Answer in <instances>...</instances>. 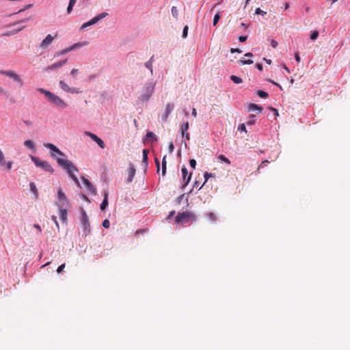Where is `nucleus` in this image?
Listing matches in <instances>:
<instances>
[{"mask_svg": "<svg viewBox=\"0 0 350 350\" xmlns=\"http://www.w3.org/2000/svg\"><path fill=\"white\" fill-rule=\"evenodd\" d=\"M197 216L191 212L179 213L176 217V222L177 224H187L190 221H195Z\"/></svg>", "mask_w": 350, "mask_h": 350, "instance_id": "20e7f679", "label": "nucleus"}, {"mask_svg": "<svg viewBox=\"0 0 350 350\" xmlns=\"http://www.w3.org/2000/svg\"><path fill=\"white\" fill-rule=\"evenodd\" d=\"M52 220L54 221V223L55 224L56 226L57 227V228L59 229V224H58V221H57V217L55 216V215H53L52 216Z\"/></svg>", "mask_w": 350, "mask_h": 350, "instance_id": "4d7b16f0", "label": "nucleus"}, {"mask_svg": "<svg viewBox=\"0 0 350 350\" xmlns=\"http://www.w3.org/2000/svg\"><path fill=\"white\" fill-rule=\"evenodd\" d=\"M174 108V105L173 103H170L167 104L165 109L161 117V120L163 122H166L167 120L169 115L173 111Z\"/></svg>", "mask_w": 350, "mask_h": 350, "instance_id": "9b49d317", "label": "nucleus"}, {"mask_svg": "<svg viewBox=\"0 0 350 350\" xmlns=\"http://www.w3.org/2000/svg\"><path fill=\"white\" fill-rule=\"evenodd\" d=\"M29 189L33 193V194L34 196V198L36 200H37L38 198L39 194H38V191L37 187H36V186L34 183L31 182L29 183Z\"/></svg>", "mask_w": 350, "mask_h": 350, "instance_id": "412c9836", "label": "nucleus"}, {"mask_svg": "<svg viewBox=\"0 0 350 350\" xmlns=\"http://www.w3.org/2000/svg\"><path fill=\"white\" fill-rule=\"evenodd\" d=\"M269 163V161L268 160H264L261 162L260 165H259L258 170H259L260 167H265L267 166Z\"/></svg>", "mask_w": 350, "mask_h": 350, "instance_id": "8fccbe9b", "label": "nucleus"}, {"mask_svg": "<svg viewBox=\"0 0 350 350\" xmlns=\"http://www.w3.org/2000/svg\"><path fill=\"white\" fill-rule=\"evenodd\" d=\"M152 62H153V56L145 63V67L150 70L151 74L153 73V68H152Z\"/></svg>", "mask_w": 350, "mask_h": 350, "instance_id": "a878e982", "label": "nucleus"}, {"mask_svg": "<svg viewBox=\"0 0 350 350\" xmlns=\"http://www.w3.org/2000/svg\"><path fill=\"white\" fill-rule=\"evenodd\" d=\"M24 146L29 149H31V150L36 149L34 143L31 140H29V139L25 140L24 142Z\"/></svg>", "mask_w": 350, "mask_h": 350, "instance_id": "bb28decb", "label": "nucleus"}, {"mask_svg": "<svg viewBox=\"0 0 350 350\" xmlns=\"http://www.w3.org/2000/svg\"><path fill=\"white\" fill-rule=\"evenodd\" d=\"M108 191H105L103 193V200L100 205V208L102 211L105 210L108 206Z\"/></svg>", "mask_w": 350, "mask_h": 350, "instance_id": "aec40b11", "label": "nucleus"}, {"mask_svg": "<svg viewBox=\"0 0 350 350\" xmlns=\"http://www.w3.org/2000/svg\"><path fill=\"white\" fill-rule=\"evenodd\" d=\"M84 135L90 137L94 142L97 141L98 139V137L96 134L92 133L90 131H85Z\"/></svg>", "mask_w": 350, "mask_h": 350, "instance_id": "7c9ffc66", "label": "nucleus"}, {"mask_svg": "<svg viewBox=\"0 0 350 350\" xmlns=\"http://www.w3.org/2000/svg\"><path fill=\"white\" fill-rule=\"evenodd\" d=\"M189 124L188 122H183V124L180 125V133H187L186 131L189 129Z\"/></svg>", "mask_w": 350, "mask_h": 350, "instance_id": "c85d7f7f", "label": "nucleus"}, {"mask_svg": "<svg viewBox=\"0 0 350 350\" xmlns=\"http://www.w3.org/2000/svg\"><path fill=\"white\" fill-rule=\"evenodd\" d=\"M230 52L232 53H241L242 51L241 50L239 49H230Z\"/></svg>", "mask_w": 350, "mask_h": 350, "instance_id": "338daca9", "label": "nucleus"}, {"mask_svg": "<svg viewBox=\"0 0 350 350\" xmlns=\"http://www.w3.org/2000/svg\"><path fill=\"white\" fill-rule=\"evenodd\" d=\"M38 90L40 93L44 94L48 100L55 107L62 109H66L68 107L67 103L64 100L51 92L44 88H39Z\"/></svg>", "mask_w": 350, "mask_h": 350, "instance_id": "f03ea898", "label": "nucleus"}, {"mask_svg": "<svg viewBox=\"0 0 350 350\" xmlns=\"http://www.w3.org/2000/svg\"><path fill=\"white\" fill-rule=\"evenodd\" d=\"M167 170V162H166V155H165L162 159V175L165 176L166 174Z\"/></svg>", "mask_w": 350, "mask_h": 350, "instance_id": "cd10ccee", "label": "nucleus"}, {"mask_svg": "<svg viewBox=\"0 0 350 350\" xmlns=\"http://www.w3.org/2000/svg\"><path fill=\"white\" fill-rule=\"evenodd\" d=\"M67 61H68V59H65L64 60L57 62L49 66L48 67H46V70L49 71V70H52L59 68L62 67L63 66H64L67 63Z\"/></svg>", "mask_w": 350, "mask_h": 350, "instance_id": "dca6fc26", "label": "nucleus"}, {"mask_svg": "<svg viewBox=\"0 0 350 350\" xmlns=\"http://www.w3.org/2000/svg\"><path fill=\"white\" fill-rule=\"evenodd\" d=\"M0 74L12 79L13 81L16 82L19 87H22L24 85L23 81L21 77L15 72L10 70H1Z\"/></svg>", "mask_w": 350, "mask_h": 350, "instance_id": "0eeeda50", "label": "nucleus"}, {"mask_svg": "<svg viewBox=\"0 0 350 350\" xmlns=\"http://www.w3.org/2000/svg\"><path fill=\"white\" fill-rule=\"evenodd\" d=\"M247 36H239V40L241 42H245L247 40Z\"/></svg>", "mask_w": 350, "mask_h": 350, "instance_id": "69168bd1", "label": "nucleus"}, {"mask_svg": "<svg viewBox=\"0 0 350 350\" xmlns=\"http://www.w3.org/2000/svg\"><path fill=\"white\" fill-rule=\"evenodd\" d=\"M5 164H6V167L8 170H10L12 168L13 162L12 161H8L7 163L5 162Z\"/></svg>", "mask_w": 350, "mask_h": 350, "instance_id": "bf43d9fd", "label": "nucleus"}, {"mask_svg": "<svg viewBox=\"0 0 350 350\" xmlns=\"http://www.w3.org/2000/svg\"><path fill=\"white\" fill-rule=\"evenodd\" d=\"M189 165H190V166L192 168L195 169L196 168V161L195 159H190L189 160Z\"/></svg>", "mask_w": 350, "mask_h": 350, "instance_id": "09e8293b", "label": "nucleus"}, {"mask_svg": "<svg viewBox=\"0 0 350 350\" xmlns=\"http://www.w3.org/2000/svg\"><path fill=\"white\" fill-rule=\"evenodd\" d=\"M5 165V157L4 154L1 150H0V166H3Z\"/></svg>", "mask_w": 350, "mask_h": 350, "instance_id": "a19ab883", "label": "nucleus"}, {"mask_svg": "<svg viewBox=\"0 0 350 350\" xmlns=\"http://www.w3.org/2000/svg\"><path fill=\"white\" fill-rule=\"evenodd\" d=\"M44 146L49 148L51 151V156L52 157H55V153H57L59 156L65 157V154L63 152H62L57 147H56L54 144L51 143L44 144Z\"/></svg>", "mask_w": 350, "mask_h": 350, "instance_id": "9d476101", "label": "nucleus"}, {"mask_svg": "<svg viewBox=\"0 0 350 350\" xmlns=\"http://www.w3.org/2000/svg\"><path fill=\"white\" fill-rule=\"evenodd\" d=\"M73 6L74 5H72L68 4V8H67V13L68 14H70L71 13L72 10L73 9Z\"/></svg>", "mask_w": 350, "mask_h": 350, "instance_id": "774afa93", "label": "nucleus"}, {"mask_svg": "<svg viewBox=\"0 0 350 350\" xmlns=\"http://www.w3.org/2000/svg\"><path fill=\"white\" fill-rule=\"evenodd\" d=\"M248 110L249 111H254V110H256L258 111L259 113H262V111H263V108L256 104H254V103H250L249 105H248Z\"/></svg>", "mask_w": 350, "mask_h": 350, "instance_id": "4be33fe9", "label": "nucleus"}, {"mask_svg": "<svg viewBox=\"0 0 350 350\" xmlns=\"http://www.w3.org/2000/svg\"><path fill=\"white\" fill-rule=\"evenodd\" d=\"M78 72H79V70H78V69L73 68V69L71 70L70 74H71L73 77H75Z\"/></svg>", "mask_w": 350, "mask_h": 350, "instance_id": "680f3d73", "label": "nucleus"}, {"mask_svg": "<svg viewBox=\"0 0 350 350\" xmlns=\"http://www.w3.org/2000/svg\"><path fill=\"white\" fill-rule=\"evenodd\" d=\"M81 223L82 224V228L83 229V235L86 237L91 232V227L89 221L88 216L83 209V208H81Z\"/></svg>", "mask_w": 350, "mask_h": 350, "instance_id": "39448f33", "label": "nucleus"}, {"mask_svg": "<svg viewBox=\"0 0 350 350\" xmlns=\"http://www.w3.org/2000/svg\"><path fill=\"white\" fill-rule=\"evenodd\" d=\"M220 18H221V15H220L219 12L217 13L215 15L214 18H213V26H215L217 25V23H218Z\"/></svg>", "mask_w": 350, "mask_h": 350, "instance_id": "58836bf2", "label": "nucleus"}, {"mask_svg": "<svg viewBox=\"0 0 350 350\" xmlns=\"http://www.w3.org/2000/svg\"><path fill=\"white\" fill-rule=\"evenodd\" d=\"M271 45L273 48H276L278 46V42L275 41V40H271Z\"/></svg>", "mask_w": 350, "mask_h": 350, "instance_id": "0e129e2a", "label": "nucleus"}, {"mask_svg": "<svg viewBox=\"0 0 350 350\" xmlns=\"http://www.w3.org/2000/svg\"><path fill=\"white\" fill-rule=\"evenodd\" d=\"M88 44V42H86V41L81 42H77V43H75V44H72V46H70V50L73 51V50H75L76 49H78V48L86 46Z\"/></svg>", "mask_w": 350, "mask_h": 350, "instance_id": "5701e85b", "label": "nucleus"}, {"mask_svg": "<svg viewBox=\"0 0 350 350\" xmlns=\"http://www.w3.org/2000/svg\"><path fill=\"white\" fill-rule=\"evenodd\" d=\"M33 5L32 4H28L27 5H25L23 9L20 10L17 13H21L26 10H28L31 8H32Z\"/></svg>", "mask_w": 350, "mask_h": 350, "instance_id": "3c124183", "label": "nucleus"}, {"mask_svg": "<svg viewBox=\"0 0 350 350\" xmlns=\"http://www.w3.org/2000/svg\"><path fill=\"white\" fill-rule=\"evenodd\" d=\"M59 216L63 222L67 221V207L64 204H58Z\"/></svg>", "mask_w": 350, "mask_h": 350, "instance_id": "f3484780", "label": "nucleus"}, {"mask_svg": "<svg viewBox=\"0 0 350 350\" xmlns=\"http://www.w3.org/2000/svg\"><path fill=\"white\" fill-rule=\"evenodd\" d=\"M188 29H189V27L187 25L184 27L183 30V34H182L183 38H185L187 36Z\"/></svg>", "mask_w": 350, "mask_h": 350, "instance_id": "c03bdc74", "label": "nucleus"}, {"mask_svg": "<svg viewBox=\"0 0 350 350\" xmlns=\"http://www.w3.org/2000/svg\"><path fill=\"white\" fill-rule=\"evenodd\" d=\"M136 170L133 163L129 164V169L128 171V177L126 179V183H130L133 181V179L135 175Z\"/></svg>", "mask_w": 350, "mask_h": 350, "instance_id": "a211bd4d", "label": "nucleus"}, {"mask_svg": "<svg viewBox=\"0 0 350 350\" xmlns=\"http://www.w3.org/2000/svg\"><path fill=\"white\" fill-rule=\"evenodd\" d=\"M238 131L240 132H242V131L246 132L247 131H246L245 124L242 123V124H239V126L238 127Z\"/></svg>", "mask_w": 350, "mask_h": 350, "instance_id": "a18cd8bd", "label": "nucleus"}, {"mask_svg": "<svg viewBox=\"0 0 350 350\" xmlns=\"http://www.w3.org/2000/svg\"><path fill=\"white\" fill-rule=\"evenodd\" d=\"M79 196H80L81 198L83 200H84V201H85V202H90V200H89V198H88L85 194H83V193H81Z\"/></svg>", "mask_w": 350, "mask_h": 350, "instance_id": "603ef678", "label": "nucleus"}, {"mask_svg": "<svg viewBox=\"0 0 350 350\" xmlns=\"http://www.w3.org/2000/svg\"><path fill=\"white\" fill-rule=\"evenodd\" d=\"M33 20V16H31L23 18L21 20H19L17 22L14 23L12 25H19L22 23H27V22H29V21H31Z\"/></svg>", "mask_w": 350, "mask_h": 350, "instance_id": "393cba45", "label": "nucleus"}, {"mask_svg": "<svg viewBox=\"0 0 350 350\" xmlns=\"http://www.w3.org/2000/svg\"><path fill=\"white\" fill-rule=\"evenodd\" d=\"M182 176H183V180L184 181V183L182 186V188H185L189 183L191 177V174H190L187 177L188 171L187 167L183 165L181 169Z\"/></svg>", "mask_w": 350, "mask_h": 350, "instance_id": "ddd939ff", "label": "nucleus"}, {"mask_svg": "<svg viewBox=\"0 0 350 350\" xmlns=\"http://www.w3.org/2000/svg\"><path fill=\"white\" fill-rule=\"evenodd\" d=\"M206 218L211 222H215L217 219V215L213 212H208L205 214Z\"/></svg>", "mask_w": 350, "mask_h": 350, "instance_id": "b1692460", "label": "nucleus"}, {"mask_svg": "<svg viewBox=\"0 0 350 350\" xmlns=\"http://www.w3.org/2000/svg\"><path fill=\"white\" fill-rule=\"evenodd\" d=\"M84 135L90 137L94 142L97 141L98 139V137L96 134L92 133L90 131H85Z\"/></svg>", "mask_w": 350, "mask_h": 350, "instance_id": "c756f323", "label": "nucleus"}, {"mask_svg": "<svg viewBox=\"0 0 350 350\" xmlns=\"http://www.w3.org/2000/svg\"><path fill=\"white\" fill-rule=\"evenodd\" d=\"M256 94L259 97L262 98H266L269 96L268 93L263 90H258Z\"/></svg>", "mask_w": 350, "mask_h": 350, "instance_id": "c9c22d12", "label": "nucleus"}, {"mask_svg": "<svg viewBox=\"0 0 350 350\" xmlns=\"http://www.w3.org/2000/svg\"><path fill=\"white\" fill-rule=\"evenodd\" d=\"M100 148H104L105 147V142L103 141V139L100 137H98V140L95 142Z\"/></svg>", "mask_w": 350, "mask_h": 350, "instance_id": "ea45409f", "label": "nucleus"}, {"mask_svg": "<svg viewBox=\"0 0 350 350\" xmlns=\"http://www.w3.org/2000/svg\"><path fill=\"white\" fill-rule=\"evenodd\" d=\"M213 176V174L212 173H209V172H205L204 174V183L202 184V185L200 187L199 189H200L203 185H204V184L208 181V179L210 178V177H212Z\"/></svg>", "mask_w": 350, "mask_h": 350, "instance_id": "e433bc0d", "label": "nucleus"}, {"mask_svg": "<svg viewBox=\"0 0 350 350\" xmlns=\"http://www.w3.org/2000/svg\"><path fill=\"white\" fill-rule=\"evenodd\" d=\"M185 196V194H182L180 195V196H178L177 198H176V202L178 204H180V202L183 200V198Z\"/></svg>", "mask_w": 350, "mask_h": 350, "instance_id": "e2e57ef3", "label": "nucleus"}, {"mask_svg": "<svg viewBox=\"0 0 350 350\" xmlns=\"http://www.w3.org/2000/svg\"><path fill=\"white\" fill-rule=\"evenodd\" d=\"M218 159L220 160L221 161L225 163H227L228 165H230V161L223 154H219L218 157H217Z\"/></svg>", "mask_w": 350, "mask_h": 350, "instance_id": "473e14b6", "label": "nucleus"}, {"mask_svg": "<svg viewBox=\"0 0 350 350\" xmlns=\"http://www.w3.org/2000/svg\"><path fill=\"white\" fill-rule=\"evenodd\" d=\"M81 180L87 188L88 191L92 195L96 194V189L94 186L90 183V181L85 178L84 176L81 177Z\"/></svg>", "mask_w": 350, "mask_h": 350, "instance_id": "f8f14e48", "label": "nucleus"}, {"mask_svg": "<svg viewBox=\"0 0 350 350\" xmlns=\"http://www.w3.org/2000/svg\"><path fill=\"white\" fill-rule=\"evenodd\" d=\"M72 50H70V47H68V48H66L64 49V50L59 51L57 53V56H59V55H64V54H66L68 53H69L70 51H71Z\"/></svg>", "mask_w": 350, "mask_h": 350, "instance_id": "37998d69", "label": "nucleus"}, {"mask_svg": "<svg viewBox=\"0 0 350 350\" xmlns=\"http://www.w3.org/2000/svg\"><path fill=\"white\" fill-rule=\"evenodd\" d=\"M172 16L177 18L178 16V10L176 6H173L171 9Z\"/></svg>", "mask_w": 350, "mask_h": 350, "instance_id": "4c0bfd02", "label": "nucleus"}, {"mask_svg": "<svg viewBox=\"0 0 350 350\" xmlns=\"http://www.w3.org/2000/svg\"><path fill=\"white\" fill-rule=\"evenodd\" d=\"M249 120L247 122V125H253L256 122V116L254 114H251L249 116Z\"/></svg>", "mask_w": 350, "mask_h": 350, "instance_id": "72a5a7b5", "label": "nucleus"}, {"mask_svg": "<svg viewBox=\"0 0 350 350\" xmlns=\"http://www.w3.org/2000/svg\"><path fill=\"white\" fill-rule=\"evenodd\" d=\"M181 136L183 138H185L186 140L190 139V135L188 133H183V134H181Z\"/></svg>", "mask_w": 350, "mask_h": 350, "instance_id": "5fc2aeb1", "label": "nucleus"}, {"mask_svg": "<svg viewBox=\"0 0 350 350\" xmlns=\"http://www.w3.org/2000/svg\"><path fill=\"white\" fill-rule=\"evenodd\" d=\"M110 226V222L108 219H105L103 221V226L105 228H108Z\"/></svg>", "mask_w": 350, "mask_h": 350, "instance_id": "de8ad7c7", "label": "nucleus"}, {"mask_svg": "<svg viewBox=\"0 0 350 350\" xmlns=\"http://www.w3.org/2000/svg\"><path fill=\"white\" fill-rule=\"evenodd\" d=\"M64 267H65V264H62L61 265H59L57 267V272L58 273H61L64 270Z\"/></svg>", "mask_w": 350, "mask_h": 350, "instance_id": "864d4df0", "label": "nucleus"}, {"mask_svg": "<svg viewBox=\"0 0 350 350\" xmlns=\"http://www.w3.org/2000/svg\"><path fill=\"white\" fill-rule=\"evenodd\" d=\"M57 163L59 166H61L62 168L66 170L68 174H69L70 177L72 179V180L75 183V184L78 187H81L80 183L79 181V179L76 176V175L74 174L75 172H78V169L77 167L74 165V163L67 159H64L61 158L57 159Z\"/></svg>", "mask_w": 350, "mask_h": 350, "instance_id": "f257e3e1", "label": "nucleus"}, {"mask_svg": "<svg viewBox=\"0 0 350 350\" xmlns=\"http://www.w3.org/2000/svg\"><path fill=\"white\" fill-rule=\"evenodd\" d=\"M169 152L172 153L174 150V146L172 142H170L168 146Z\"/></svg>", "mask_w": 350, "mask_h": 350, "instance_id": "6e6d98bb", "label": "nucleus"}, {"mask_svg": "<svg viewBox=\"0 0 350 350\" xmlns=\"http://www.w3.org/2000/svg\"><path fill=\"white\" fill-rule=\"evenodd\" d=\"M230 79L236 84H239L243 82V80L240 77H237L235 75H231Z\"/></svg>", "mask_w": 350, "mask_h": 350, "instance_id": "2f4dec72", "label": "nucleus"}, {"mask_svg": "<svg viewBox=\"0 0 350 350\" xmlns=\"http://www.w3.org/2000/svg\"><path fill=\"white\" fill-rule=\"evenodd\" d=\"M108 16V13L107 12H101L100 14L96 15V16H94V18H92L91 20H90L89 21L86 22V23H84L81 26V29H83L88 27H90L91 25H95L96 23H97L98 22H99L100 20L105 18L106 16Z\"/></svg>", "mask_w": 350, "mask_h": 350, "instance_id": "6e6552de", "label": "nucleus"}, {"mask_svg": "<svg viewBox=\"0 0 350 350\" xmlns=\"http://www.w3.org/2000/svg\"><path fill=\"white\" fill-rule=\"evenodd\" d=\"M31 159L36 167H41L45 172H50L51 174L54 172L53 168L49 162L46 161H42L38 157L35 156H31Z\"/></svg>", "mask_w": 350, "mask_h": 350, "instance_id": "423d86ee", "label": "nucleus"}, {"mask_svg": "<svg viewBox=\"0 0 350 350\" xmlns=\"http://www.w3.org/2000/svg\"><path fill=\"white\" fill-rule=\"evenodd\" d=\"M319 36V31H313L310 34V39L312 40H316Z\"/></svg>", "mask_w": 350, "mask_h": 350, "instance_id": "79ce46f5", "label": "nucleus"}, {"mask_svg": "<svg viewBox=\"0 0 350 350\" xmlns=\"http://www.w3.org/2000/svg\"><path fill=\"white\" fill-rule=\"evenodd\" d=\"M157 139H157V135L153 132L148 131L144 138V142H157Z\"/></svg>", "mask_w": 350, "mask_h": 350, "instance_id": "6ab92c4d", "label": "nucleus"}, {"mask_svg": "<svg viewBox=\"0 0 350 350\" xmlns=\"http://www.w3.org/2000/svg\"><path fill=\"white\" fill-rule=\"evenodd\" d=\"M255 14H256L265 15V14H267V12L263 11V10H262L260 8H258L255 10Z\"/></svg>", "mask_w": 350, "mask_h": 350, "instance_id": "49530a36", "label": "nucleus"}, {"mask_svg": "<svg viewBox=\"0 0 350 350\" xmlns=\"http://www.w3.org/2000/svg\"><path fill=\"white\" fill-rule=\"evenodd\" d=\"M18 28L14 31V33H18V31H20L21 30H22L23 29H24L25 27V25H22L21 24L18 25Z\"/></svg>", "mask_w": 350, "mask_h": 350, "instance_id": "052dcab7", "label": "nucleus"}, {"mask_svg": "<svg viewBox=\"0 0 350 350\" xmlns=\"http://www.w3.org/2000/svg\"><path fill=\"white\" fill-rule=\"evenodd\" d=\"M254 63L253 60L252 59H239L238 61V64L239 65H244V64H247V65H250V64H252Z\"/></svg>", "mask_w": 350, "mask_h": 350, "instance_id": "f704fd0d", "label": "nucleus"}, {"mask_svg": "<svg viewBox=\"0 0 350 350\" xmlns=\"http://www.w3.org/2000/svg\"><path fill=\"white\" fill-rule=\"evenodd\" d=\"M59 87L62 90L66 92L71 93V94H79L81 92L79 88H70L69 87L64 81L61 80L59 83Z\"/></svg>", "mask_w": 350, "mask_h": 350, "instance_id": "1a4fd4ad", "label": "nucleus"}, {"mask_svg": "<svg viewBox=\"0 0 350 350\" xmlns=\"http://www.w3.org/2000/svg\"><path fill=\"white\" fill-rule=\"evenodd\" d=\"M54 38L55 37L52 36L51 34L47 35L46 37L41 42L40 47L42 49H46L52 43Z\"/></svg>", "mask_w": 350, "mask_h": 350, "instance_id": "2eb2a0df", "label": "nucleus"}, {"mask_svg": "<svg viewBox=\"0 0 350 350\" xmlns=\"http://www.w3.org/2000/svg\"><path fill=\"white\" fill-rule=\"evenodd\" d=\"M57 198L60 201L59 204H64L66 207H68L69 206L67 198L61 188L58 189Z\"/></svg>", "mask_w": 350, "mask_h": 350, "instance_id": "4468645a", "label": "nucleus"}, {"mask_svg": "<svg viewBox=\"0 0 350 350\" xmlns=\"http://www.w3.org/2000/svg\"><path fill=\"white\" fill-rule=\"evenodd\" d=\"M155 86V81H152L146 83L142 89V93L138 97V100L142 102L148 101L154 94Z\"/></svg>", "mask_w": 350, "mask_h": 350, "instance_id": "7ed1b4c3", "label": "nucleus"}, {"mask_svg": "<svg viewBox=\"0 0 350 350\" xmlns=\"http://www.w3.org/2000/svg\"><path fill=\"white\" fill-rule=\"evenodd\" d=\"M154 162L156 163V165H157V172H159V168H160V163H159V160L157 159V158H155L154 159Z\"/></svg>", "mask_w": 350, "mask_h": 350, "instance_id": "13d9d810", "label": "nucleus"}]
</instances>
